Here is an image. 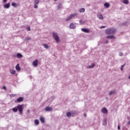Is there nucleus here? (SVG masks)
Masks as SVG:
<instances>
[{
  "label": "nucleus",
  "instance_id": "f257e3e1",
  "mask_svg": "<svg viewBox=\"0 0 130 130\" xmlns=\"http://www.w3.org/2000/svg\"><path fill=\"white\" fill-rule=\"evenodd\" d=\"M23 106H24V105H18L17 107V108H13L12 109V110L13 111H14V112H17L18 109L20 114H22V113H23Z\"/></svg>",
  "mask_w": 130,
  "mask_h": 130
},
{
  "label": "nucleus",
  "instance_id": "f03ea898",
  "mask_svg": "<svg viewBox=\"0 0 130 130\" xmlns=\"http://www.w3.org/2000/svg\"><path fill=\"white\" fill-rule=\"evenodd\" d=\"M105 32L107 35H110L111 34H114V33L116 32V29L113 28H110L107 29L105 30Z\"/></svg>",
  "mask_w": 130,
  "mask_h": 130
},
{
  "label": "nucleus",
  "instance_id": "7ed1b4c3",
  "mask_svg": "<svg viewBox=\"0 0 130 130\" xmlns=\"http://www.w3.org/2000/svg\"><path fill=\"white\" fill-rule=\"evenodd\" d=\"M52 34H53V37L54 38L55 41L57 43L59 42V37L57 35V34H56L55 32H53Z\"/></svg>",
  "mask_w": 130,
  "mask_h": 130
},
{
  "label": "nucleus",
  "instance_id": "20e7f679",
  "mask_svg": "<svg viewBox=\"0 0 130 130\" xmlns=\"http://www.w3.org/2000/svg\"><path fill=\"white\" fill-rule=\"evenodd\" d=\"M76 16H77V14L76 13H74V14H72L70 15L66 19V22H68V21H70V20H72V19H73V18H75V17H76Z\"/></svg>",
  "mask_w": 130,
  "mask_h": 130
},
{
  "label": "nucleus",
  "instance_id": "39448f33",
  "mask_svg": "<svg viewBox=\"0 0 130 130\" xmlns=\"http://www.w3.org/2000/svg\"><path fill=\"white\" fill-rule=\"evenodd\" d=\"M24 101V98L19 97L16 100H15V102H17V103H20V102H23Z\"/></svg>",
  "mask_w": 130,
  "mask_h": 130
},
{
  "label": "nucleus",
  "instance_id": "423d86ee",
  "mask_svg": "<svg viewBox=\"0 0 130 130\" xmlns=\"http://www.w3.org/2000/svg\"><path fill=\"white\" fill-rule=\"evenodd\" d=\"M101 111L102 113H104V114H106V113L108 112L107 109H106V108L102 109Z\"/></svg>",
  "mask_w": 130,
  "mask_h": 130
},
{
  "label": "nucleus",
  "instance_id": "0eeeda50",
  "mask_svg": "<svg viewBox=\"0 0 130 130\" xmlns=\"http://www.w3.org/2000/svg\"><path fill=\"white\" fill-rule=\"evenodd\" d=\"M32 64L34 67H37V66H38V60L36 59L35 61H34Z\"/></svg>",
  "mask_w": 130,
  "mask_h": 130
},
{
  "label": "nucleus",
  "instance_id": "6e6552de",
  "mask_svg": "<svg viewBox=\"0 0 130 130\" xmlns=\"http://www.w3.org/2000/svg\"><path fill=\"white\" fill-rule=\"evenodd\" d=\"M45 111L48 112V111H51L52 110V108L49 107H47L45 109Z\"/></svg>",
  "mask_w": 130,
  "mask_h": 130
},
{
  "label": "nucleus",
  "instance_id": "1a4fd4ad",
  "mask_svg": "<svg viewBox=\"0 0 130 130\" xmlns=\"http://www.w3.org/2000/svg\"><path fill=\"white\" fill-rule=\"evenodd\" d=\"M81 30L82 31V32H84L85 33H89L90 32V31H89V29L87 28H82Z\"/></svg>",
  "mask_w": 130,
  "mask_h": 130
},
{
  "label": "nucleus",
  "instance_id": "9d476101",
  "mask_svg": "<svg viewBox=\"0 0 130 130\" xmlns=\"http://www.w3.org/2000/svg\"><path fill=\"white\" fill-rule=\"evenodd\" d=\"M70 28L71 29H75L76 28V25H75V24L72 23L70 24Z\"/></svg>",
  "mask_w": 130,
  "mask_h": 130
},
{
  "label": "nucleus",
  "instance_id": "9b49d317",
  "mask_svg": "<svg viewBox=\"0 0 130 130\" xmlns=\"http://www.w3.org/2000/svg\"><path fill=\"white\" fill-rule=\"evenodd\" d=\"M98 18H99L100 20H103V16L101 14H99L97 15Z\"/></svg>",
  "mask_w": 130,
  "mask_h": 130
},
{
  "label": "nucleus",
  "instance_id": "f8f14e48",
  "mask_svg": "<svg viewBox=\"0 0 130 130\" xmlns=\"http://www.w3.org/2000/svg\"><path fill=\"white\" fill-rule=\"evenodd\" d=\"M15 69H16V71H18V72H20V71H21V68H20L19 64H17L16 65Z\"/></svg>",
  "mask_w": 130,
  "mask_h": 130
},
{
  "label": "nucleus",
  "instance_id": "ddd939ff",
  "mask_svg": "<svg viewBox=\"0 0 130 130\" xmlns=\"http://www.w3.org/2000/svg\"><path fill=\"white\" fill-rule=\"evenodd\" d=\"M104 7H105V8H106V9H108V8H109V7H110V4H109V3H105L104 4Z\"/></svg>",
  "mask_w": 130,
  "mask_h": 130
},
{
  "label": "nucleus",
  "instance_id": "4468645a",
  "mask_svg": "<svg viewBox=\"0 0 130 130\" xmlns=\"http://www.w3.org/2000/svg\"><path fill=\"white\" fill-rule=\"evenodd\" d=\"M106 38L108 39V38H110V39H115V37L114 36H107Z\"/></svg>",
  "mask_w": 130,
  "mask_h": 130
},
{
  "label": "nucleus",
  "instance_id": "2eb2a0df",
  "mask_svg": "<svg viewBox=\"0 0 130 130\" xmlns=\"http://www.w3.org/2000/svg\"><path fill=\"white\" fill-rule=\"evenodd\" d=\"M17 58H22L23 56L20 53H18L16 55Z\"/></svg>",
  "mask_w": 130,
  "mask_h": 130
},
{
  "label": "nucleus",
  "instance_id": "dca6fc26",
  "mask_svg": "<svg viewBox=\"0 0 130 130\" xmlns=\"http://www.w3.org/2000/svg\"><path fill=\"white\" fill-rule=\"evenodd\" d=\"M4 7L5 9H9V8H10V3L4 5Z\"/></svg>",
  "mask_w": 130,
  "mask_h": 130
},
{
  "label": "nucleus",
  "instance_id": "f3484780",
  "mask_svg": "<svg viewBox=\"0 0 130 130\" xmlns=\"http://www.w3.org/2000/svg\"><path fill=\"white\" fill-rule=\"evenodd\" d=\"M103 125H106L107 124V119H105L103 121Z\"/></svg>",
  "mask_w": 130,
  "mask_h": 130
},
{
  "label": "nucleus",
  "instance_id": "a211bd4d",
  "mask_svg": "<svg viewBox=\"0 0 130 130\" xmlns=\"http://www.w3.org/2000/svg\"><path fill=\"white\" fill-rule=\"evenodd\" d=\"M10 73L11 74H12V75H15V74H16V70L12 69L10 71Z\"/></svg>",
  "mask_w": 130,
  "mask_h": 130
},
{
  "label": "nucleus",
  "instance_id": "6ab92c4d",
  "mask_svg": "<svg viewBox=\"0 0 130 130\" xmlns=\"http://www.w3.org/2000/svg\"><path fill=\"white\" fill-rule=\"evenodd\" d=\"M115 93H116L115 90H113V91H110L109 94V95H112L113 94H115Z\"/></svg>",
  "mask_w": 130,
  "mask_h": 130
},
{
  "label": "nucleus",
  "instance_id": "aec40b11",
  "mask_svg": "<svg viewBox=\"0 0 130 130\" xmlns=\"http://www.w3.org/2000/svg\"><path fill=\"white\" fill-rule=\"evenodd\" d=\"M40 120L41 121L42 123H44V118L43 117H41L40 118Z\"/></svg>",
  "mask_w": 130,
  "mask_h": 130
},
{
  "label": "nucleus",
  "instance_id": "412c9836",
  "mask_svg": "<svg viewBox=\"0 0 130 130\" xmlns=\"http://www.w3.org/2000/svg\"><path fill=\"white\" fill-rule=\"evenodd\" d=\"M80 13H84L85 12V8H81L79 10Z\"/></svg>",
  "mask_w": 130,
  "mask_h": 130
},
{
  "label": "nucleus",
  "instance_id": "4be33fe9",
  "mask_svg": "<svg viewBox=\"0 0 130 130\" xmlns=\"http://www.w3.org/2000/svg\"><path fill=\"white\" fill-rule=\"evenodd\" d=\"M123 4H125V5H127L128 4V0H123Z\"/></svg>",
  "mask_w": 130,
  "mask_h": 130
},
{
  "label": "nucleus",
  "instance_id": "5701e85b",
  "mask_svg": "<svg viewBox=\"0 0 130 130\" xmlns=\"http://www.w3.org/2000/svg\"><path fill=\"white\" fill-rule=\"evenodd\" d=\"M67 116H68V117H70V116H72V113L68 112L67 113Z\"/></svg>",
  "mask_w": 130,
  "mask_h": 130
},
{
  "label": "nucleus",
  "instance_id": "b1692460",
  "mask_svg": "<svg viewBox=\"0 0 130 130\" xmlns=\"http://www.w3.org/2000/svg\"><path fill=\"white\" fill-rule=\"evenodd\" d=\"M12 7L16 8V7H17V3H12Z\"/></svg>",
  "mask_w": 130,
  "mask_h": 130
},
{
  "label": "nucleus",
  "instance_id": "393cba45",
  "mask_svg": "<svg viewBox=\"0 0 130 130\" xmlns=\"http://www.w3.org/2000/svg\"><path fill=\"white\" fill-rule=\"evenodd\" d=\"M35 124H39V121L37 119L35 120Z\"/></svg>",
  "mask_w": 130,
  "mask_h": 130
},
{
  "label": "nucleus",
  "instance_id": "a878e982",
  "mask_svg": "<svg viewBox=\"0 0 130 130\" xmlns=\"http://www.w3.org/2000/svg\"><path fill=\"white\" fill-rule=\"evenodd\" d=\"M39 4V0H35L34 2L35 5H38Z\"/></svg>",
  "mask_w": 130,
  "mask_h": 130
},
{
  "label": "nucleus",
  "instance_id": "bb28decb",
  "mask_svg": "<svg viewBox=\"0 0 130 130\" xmlns=\"http://www.w3.org/2000/svg\"><path fill=\"white\" fill-rule=\"evenodd\" d=\"M94 67H95V64L92 63L91 66H89V68L92 69V68H94Z\"/></svg>",
  "mask_w": 130,
  "mask_h": 130
},
{
  "label": "nucleus",
  "instance_id": "cd10ccee",
  "mask_svg": "<svg viewBox=\"0 0 130 130\" xmlns=\"http://www.w3.org/2000/svg\"><path fill=\"white\" fill-rule=\"evenodd\" d=\"M43 45L45 47V48H46V49L48 48V45L47 44H45Z\"/></svg>",
  "mask_w": 130,
  "mask_h": 130
},
{
  "label": "nucleus",
  "instance_id": "c85d7f7f",
  "mask_svg": "<svg viewBox=\"0 0 130 130\" xmlns=\"http://www.w3.org/2000/svg\"><path fill=\"white\" fill-rule=\"evenodd\" d=\"M79 23L81 24V25H83V24H84V21H83V20H80V21H79Z\"/></svg>",
  "mask_w": 130,
  "mask_h": 130
},
{
  "label": "nucleus",
  "instance_id": "c756f323",
  "mask_svg": "<svg viewBox=\"0 0 130 130\" xmlns=\"http://www.w3.org/2000/svg\"><path fill=\"white\" fill-rule=\"evenodd\" d=\"M71 116H75V114H76V112L75 111H74V112H72L71 113Z\"/></svg>",
  "mask_w": 130,
  "mask_h": 130
},
{
  "label": "nucleus",
  "instance_id": "7c9ffc66",
  "mask_svg": "<svg viewBox=\"0 0 130 130\" xmlns=\"http://www.w3.org/2000/svg\"><path fill=\"white\" fill-rule=\"evenodd\" d=\"M34 8L35 9H37L38 8V6H37V4H34Z\"/></svg>",
  "mask_w": 130,
  "mask_h": 130
},
{
  "label": "nucleus",
  "instance_id": "2f4dec72",
  "mask_svg": "<svg viewBox=\"0 0 130 130\" xmlns=\"http://www.w3.org/2000/svg\"><path fill=\"white\" fill-rule=\"evenodd\" d=\"M25 40H31V38L30 37H27L25 39Z\"/></svg>",
  "mask_w": 130,
  "mask_h": 130
},
{
  "label": "nucleus",
  "instance_id": "473e14b6",
  "mask_svg": "<svg viewBox=\"0 0 130 130\" xmlns=\"http://www.w3.org/2000/svg\"><path fill=\"white\" fill-rule=\"evenodd\" d=\"M119 55L120 56H122V55H123V53H122V52H120V53H119Z\"/></svg>",
  "mask_w": 130,
  "mask_h": 130
},
{
  "label": "nucleus",
  "instance_id": "72a5a7b5",
  "mask_svg": "<svg viewBox=\"0 0 130 130\" xmlns=\"http://www.w3.org/2000/svg\"><path fill=\"white\" fill-rule=\"evenodd\" d=\"M27 30V31H30L31 29L29 27H26Z\"/></svg>",
  "mask_w": 130,
  "mask_h": 130
},
{
  "label": "nucleus",
  "instance_id": "f704fd0d",
  "mask_svg": "<svg viewBox=\"0 0 130 130\" xmlns=\"http://www.w3.org/2000/svg\"><path fill=\"white\" fill-rule=\"evenodd\" d=\"M8 0H3V4H6L7 3Z\"/></svg>",
  "mask_w": 130,
  "mask_h": 130
},
{
  "label": "nucleus",
  "instance_id": "c9c22d12",
  "mask_svg": "<svg viewBox=\"0 0 130 130\" xmlns=\"http://www.w3.org/2000/svg\"><path fill=\"white\" fill-rule=\"evenodd\" d=\"M101 29H103V28H105V26H101Z\"/></svg>",
  "mask_w": 130,
  "mask_h": 130
},
{
  "label": "nucleus",
  "instance_id": "e433bc0d",
  "mask_svg": "<svg viewBox=\"0 0 130 130\" xmlns=\"http://www.w3.org/2000/svg\"><path fill=\"white\" fill-rule=\"evenodd\" d=\"M4 90H7V87L6 86H3Z\"/></svg>",
  "mask_w": 130,
  "mask_h": 130
},
{
  "label": "nucleus",
  "instance_id": "4c0bfd02",
  "mask_svg": "<svg viewBox=\"0 0 130 130\" xmlns=\"http://www.w3.org/2000/svg\"><path fill=\"white\" fill-rule=\"evenodd\" d=\"M118 129H120V127L119 126V125L118 126Z\"/></svg>",
  "mask_w": 130,
  "mask_h": 130
},
{
  "label": "nucleus",
  "instance_id": "58836bf2",
  "mask_svg": "<svg viewBox=\"0 0 130 130\" xmlns=\"http://www.w3.org/2000/svg\"><path fill=\"white\" fill-rule=\"evenodd\" d=\"M123 67H124V65H122V66H121L122 69H123Z\"/></svg>",
  "mask_w": 130,
  "mask_h": 130
},
{
  "label": "nucleus",
  "instance_id": "ea45409f",
  "mask_svg": "<svg viewBox=\"0 0 130 130\" xmlns=\"http://www.w3.org/2000/svg\"><path fill=\"white\" fill-rule=\"evenodd\" d=\"M127 124H130V121H129L127 122Z\"/></svg>",
  "mask_w": 130,
  "mask_h": 130
},
{
  "label": "nucleus",
  "instance_id": "a19ab883",
  "mask_svg": "<svg viewBox=\"0 0 130 130\" xmlns=\"http://www.w3.org/2000/svg\"><path fill=\"white\" fill-rule=\"evenodd\" d=\"M12 97H14L15 96V94H12Z\"/></svg>",
  "mask_w": 130,
  "mask_h": 130
},
{
  "label": "nucleus",
  "instance_id": "79ce46f5",
  "mask_svg": "<svg viewBox=\"0 0 130 130\" xmlns=\"http://www.w3.org/2000/svg\"><path fill=\"white\" fill-rule=\"evenodd\" d=\"M123 69V68H121V71H122Z\"/></svg>",
  "mask_w": 130,
  "mask_h": 130
},
{
  "label": "nucleus",
  "instance_id": "37998d69",
  "mask_svg": "<svg viewBox=\"0 0 130 130\" xmlns=\"http://www.w3.org/2000/svg\"><path fill=\"white\" fill-rule=\"evenodd\" d=\"M86 114H84V116L86 117Z\"/></svg>",
  "mask_w": 130,
  "mask_h": 130
},
{
  "label": "nucleus",
  "instance_id": "c03bdc74",
  "mask_svg": "<svg viewBox=\"0 0 130 130\" xmlns=\"http://www.w3.org/2000/svg\"><path fill=\"white\" fill-rule=\"evenodd\" d=\"M56 1H57V0H54V2H56Z\"/></svg>",
  "mask_w": 130,
  "mask_h": 130
},
{
  "label": "nucleus",
  "instance_id": "a18cd8bd",
  "mask_svg": "<svg viewBox=\"0 0 130 130\" xmlns=\"http://www.w3.org/2000/svg\"><path fill=\"white\" fill-rule=\"evenodd\" d=\"M128 79H130V76L128 77Z\"/></svg>",
  "mask_w": 130,
  "mask_h": 130
}]
</instances>
